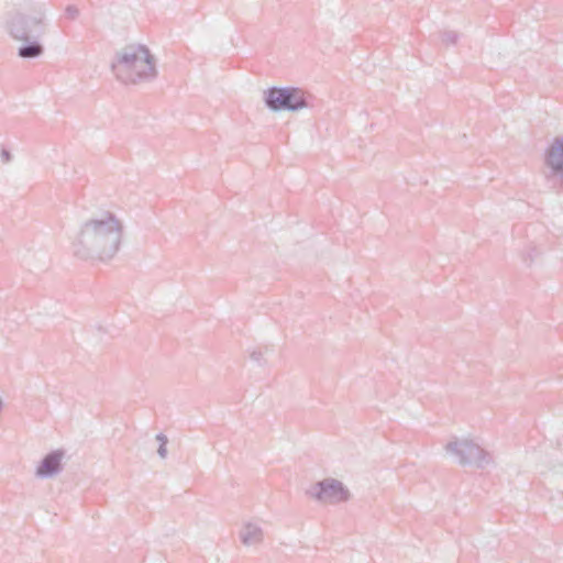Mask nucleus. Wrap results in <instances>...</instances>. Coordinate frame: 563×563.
<instances>
[{"label":"nucleus","instance_id":"f257e3e1","mask_svg":"<svg viewBox=\"0 0 563 563\" xmlns=\"http://www.w3.org/2000/svg\"><path fill=\"white\" fill-rule=\"evenodd\" d=\"M123 236V223L111 211L102 210L86 219L73 243L78 258L107 261L119 251Z\"/></svg>","mask_w":563,"mask_h":563},{"label":"nucleus","instance_id":"f03ea898","mask_svg":"<svg viewBox=\"0 0 563 563\" xmlns=\"http://www.w3.org/2000/svg\"><path fill=\"white\" fill-rule=\"evenodd\" d=\"M111 69L123 84L140 85L157 77L156 59L147 46L130 44L115 53Z\"/></svg>","mask_w":563,"mask_h":563},{"label":"nucleus","instance_id":"7ed1b4c3","mask_svg":"<svg viewBox=\"0 0 563 563\" xmlns=\"http://www.w3.org/2000/svg\"><path fill=\"white\" fill-rule=\"evenodd\" d=\"M265 106L273 112H298L312 106L313 97L298 87H271L263 92Z\"/></svg>","mask_w":563,"mask_h":563},{"label":"nucleus","instance_id":"20e7f679","mask_svg":"<svg viewBox=\"0 0 563 563\" xmlns=\"http://www.w3.org/2000/svg\"><path fill=\"white\" fill-rule=\"evenodd\" d=\"M46 9L43 3L33 7L32 13L15 11L9 15L5 25L14 40L42 37L45 34Z\"/></svg>","mask_w":563,"mask_h":563},{"label":"nucleus","instance_id":"39448f33","mask_svg":"<svg viewBox=\"0 0 563 563\" xmlns=\"http://www.w3.org/2000/svg\"><path fill=\"white\" fill-rule=\"evenodd\" d=\"M445 450L449 454L456 456L461 465L483 468L493 462L488 451L467 438L450 441L445 445Z\"/></svg>","mask_w":563,"mask_h":563},{"label":"nucleus","instance_id":"423d86ee","mask_svg":"<svg viewBox=\"0 0 563 563\" xmlns=\"http://www.w3.org/2000/svg\"><path fill=\"white\" fill-rule=\"evenodd\" d=\"M311 497L319 501L336 504L349 499V490L342 482L334 478H325L316 483L309 490Z\"/></svg>","mask_w":563,"mask_h":563},{"label":"nucleus","instance_id":"0eeeda50","mask_svg":"<svg viewBox=\"0 0 563 563\" xmlns=\"http://www.w3.org/2000/svg\"><path fill=\"white\" fill-rule=\"evenodd\" d=\"M64 451L54 450L47 453L38 463L35 475L40 478H51L63 470Z\"/></svg>","mask_w":563,"mask_h":563},{"label":"nucleus","instance_id":"6e6552de","mask_svg":"<svg viewBox=\"0 0 563 563\" xmlns=\"http://www.w3.org/2000/svg\"><path fill=\"white\" fill-rule=\"evenodd\" d=\"M545 166L551 175L563 180V137H555L545 152Z\"/></svg>","mask_w":563,"mask_h":563},{"label":"nucleus","instance_id":"1a4fd4ad","mask_svg":"<svg viewBox=\"0 0 563 563\" xmlns=\"http://www.w3.org/2000/svg\"><path fill=\"white\" fill-rule=\"evenodd\" d=\"M41 37L20 40L22 45L18 48V56L23 59L40 57L44 53V46L40 42Z\"/></svg>","mask_w":563,"mask_h":563},{"label":"nucleus","instance_id":"9d476101","mask_svg":"<svg viewBox=\"0 0 563 563\" xmlns=\"http://www.w3.org/2000/svg\"><path fill=\"white\" fill-rule=\"evenodd\" d=\"M241 541L244 545H256L263 540V530L260 526L247 522L240 532Z\"/></svg>","mask_w":563,"mask_h":563},{"label":"nucleus","instance_id":"9b49d317","mask_svg":"<svg viewBox=\"0 0 563 563\" xmlns=\"http://www.w3.org/2000/svg\"><path fill=\"white\" fill-rule=\"evenodd\" d=\"M22 261L29 269H45L47 266V256L44 252H27Z\"/></svg>","mask_w":563,"mask_h":563},{"label":"nucleus","instance_id":"f8f14e48","mask_svg":"<svg viewBox=\"0 0 563 563\" xmlns=\"http://www.w3.org/2000/svg\"><path fill=\"white\" fill-rule=\"evenodd\" d=\"M457 40H459V33L455 31H445L442 34V41L446 45H454L457 43Z\"/></svg>","mask_w":563,"mask_h":563},{"label":"nucleus","instance_id":"ddd939ff","mask_svg":"<svg viewBox=\"0 0 563 563\" xmlns=\"http://www.w3.org/2000/svg\"><path fill=\"white\" fill-rule=\"evenodd\" d=\"M65 13L69 19L75 20L79 15V10L75 5H67Z\"/></svg>","mask_w":563,"mask_h":563},{"label":"nucleus","instance_id":"4468645a","mask_svg":"<svg viewBox=\"0 0 563 563\" xmlns=\"http://www.w3.org/2000/svg\"><path fill=\"white\" fill-rule=\"evenodd\" d=\"M250 357L253 362L257 363L258 365H262L263 360V353L260 350H254L251 352Z\"/></svg>","mask_w":563,"mask_h":563},{"label":"nucleus","instance_id":"2eb2a0df","mask_svg":"<svg viewBox=\"0 0 563 563\" xmlns=\"http://www.w3.org/2000/svg\"><path fill=\"white\" fill-rule=\"evenodd\" d=\"M0 157L4 164H8L12 161V154L5 148H0Z\"/></svg>","mask_w":563,"mask_h":563},{"label":"nucleus","instance_id":"dca6fc26","mask_svg":"<svg viewBox=\"0 0 563 563\" xmlns=\"http://www.w3.org/2000/svg\"><path fill=\"white\" fill-rule=\"evenodd\" d=\"M166 445H167V443H161L158 449H157V454L162 459H165L167 456V448H166Z\"/></svg>","mask_w":563,"mask_h":563},{"label":"nucleus","instance_id":"f3484780","mask_svg":"<svg viewBox=\"0 0 563 563\" xmlns=\"http://www.w3.org/2000/svg\"><path fill=\"white\" fill-rule=\"evenodd\" d=\"M156 440L159 442V444H161V443H167V442H168L167 437H166L165 434H163V433H158V434L156 435Z\"/></svg>","mask_w":563,"mask_h":563}]
</instances>
